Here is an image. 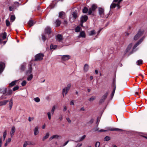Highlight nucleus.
Wrapping results in <instances>:
<instances>
[{
  "mask_svg": "<svg viewBox=\"0 0 147 147\" xmlns=\"http://www.w3.org/2000/svg\"><path fill=\"white\" fill-rule=\"evenodd\" d=\"M38 129V127L36 126L35 127L34 130V135L36 136L38 134L39 131Z\"/></svg>",
  "mask_w": 147,
  "mask_h": 147,
  "instance_id": "nucleus-14",
  "label": "nucleus"
},
{
  "mask_svg": "<svg viewBox=\"0 0 147 147\" xmlns=\"http://www.w3.org/2000/svg\"><path fill=\"white\" fill-rule=\"evenodd\" d=\"M63 111H65L67 109V107H66V106H64L63 107Z\"/></svg>",
  "mask_w": 147,
  "mask_h": 147,
  "instance_id": "nucleus-56",
  "label": "nucleus"
},
{
  "mask_svg": "<svg viewBox=\"0 0 147 147\" xmlns=\"http://www.w3.org/2000/svg\"><path fill=\"white\" fill-rule=\"evenodd\" d=\"M88 11V9L86 7H84L83 9V13H86Z\"/></svg>",
  "mask_w": 147,
  "mask_h": 147,
  "instance_id": "nucleus-35",
  "label": "nucleus"
},
{
  "mask_svg": "<svg viewBox=\"0 0 147 147\" xmlns=\"http://www.w3.org/2000/svg\"><path fill=\"white\" fill-rule=\"evenodd\" d=\"M60 137V136L58 135H53L49 139L50 140H51L54 138L58 139V138Z\"/></svg>",
  "mask_w": 147,
  "mask_h": 147,
  "instance_id": "nucleus-15",
  "label": "nucleus"
},
{
  "mask_svg": "<svg viewBox=\"0 0 147 147\" xmlns=\"http://www.w3.org/2000/svg\"><path fill=\"white\" fill-rule=\"evenodd\" d=\"M69 141H67L63 145V146H65L68 142Z\"/></svg>",
  "mask_w": 147,
  "mask_h": 147,
  "instance_id": "nucleus-63",
  "label": "nucleus"
},
{
  "mask_svg": "<svg viewBox=\"0 0 147 147\" xmlns=\"http://www.w3.org/2000/svg\"><path fill=\"white\" fill-rule=\"evenodd\" d=\"M4 67L5 64L4 63H0V74L3 71Z\"/></svg>",
  "mask_w": 147,
  "mask_h": 147,
  "instance_id": "nucleus-12",
  "label": "nucleus"
},
{
  "mask_svg": "<svg viewBox=\"0 0 147 147\" xmlns=\"http://www.w3.org/2000/svg\"><path fill=\"white\" fill-rule=\"evenodd\" d=\"M70 58V56L68 55H64L62 56L61 59L62 60L64 61H66Z\"/></svg>",
  "mask_w": 147,
  "mask_h": 147,
  "instance_id": "nucleus-8",
  "label": "nucleus"
},
{
  "mask_svg": "<svg viewBox=\"0 0 147 147\" xmlns=\"http://www.w3.org/2000/svg\"><path fill=\"white\" fill-rule=\"evenodd\" d=\"M99 15L101 17H103L104 16V10L102 8L99 9Z\"/></svg>",
  "mask_w": 147,
  "mask_h": 147,
  "instance_id": "nucleus-11",
  "label": "nucleus"
},
{
  "mask_svg": "<svg viewBox=\"0 0 147 147\" xmlns=\"http://www.w3.org/2000/svg\"><path fill=\"white\" fill-rule=\"evenodd\" d=\"M13 9V8L12 7L10 6L9 7V10L10 11H12Z\"/></svg>",
  "mask_w": 147,
  "mask_h": 147,
  "instance_id": "nucleus-58",
  "label": "nucleus"
},
{
  "mask_svg": "<svg viewBox=\"0 0 147 147\" xmlns=\"http://www.w3.org/2000/svg\"><path fill=\"white\" fill-rule=\"evenodd\" d=\"M72 15L74 18V20H73L72 21H71V18H70V21L72 22L74 21V20L76 19L77 18V13L75 11L73 13Z\"/></svg>",
  "mask_w": 147,
  "mask_h": 147,
  "instance_id": "nucleus-18",
  "label": "nucleus"
},
{
  "mask_svg": "<svg viewBox=\"0 0 147 147\" xmlns=\"http://www.w3.org/2000/svg\"><path fill=\"white\" fill-rule=\"evenodd\" d=\"M137 65H140V64H142V63H143V61L142 60H138V61H137Z\"/></svg>",
  "mask_w": 147,
  "mask_h": 147,
  "instance_id": "nucleus-41",
  "label": "nucleus"
},
{
  "mask_svg": "<svg viewBox=\"0 0 147 147\" xmlns=\"http://www.w3.org/2000/svg\"><path fill=\"white\" fill-rule=\"evenodd\" d=\"M97 8V6L95 4H93L91 7L89 9L88 13L89 15L91 14L92 11H94V10Z\"/></svg>",
  "mask_w": 147,
  "mask_h": 147,
  "instance_id": "nucleus-6",
  "label": "nucleus"
},
{
  "mask_svg": "<svg viewBox=\"0 0 147 147\" xmlns=\"http://www.w3.org/2000/svg\"><path fill=\"white\" fill-rule=\"evenodd\" d=\"M143 33L144 31L143 30H140L137 34L134 36V39L135 40H137L140 37Z\"/></svg>",
  "mask_w": 147,
  "mask_h": 147,
  "instance_id": "nucleus-5",
  "label": "nucleus"
},
{
  "mask_svg": "<svg viewBox=\"0 0 147 147\" xmlns=\"http://www.w3.org/2000/svg\"><path fill=\"white\" fill-rule=\"evenodd\" d=\"M32 67L31 65H30L28 70L27 71V74H30L32 73Z\"/></svg>",
  "mask_w": 147,
  "mask_h": 147,
  "instance_id": "nucleus-29",
  "label": "nucleus"
},
{
  "mask_svg": "<svg viewBox=\"0 0 147 147\" xmlns=\"http://www.w3.org/2000/svg\"><path fill=\"white\" fill-rule=\"evenodd\" d=\"M63 119V117L62 116H61L59 118V119L60 120V121H61Z\"/></svg>",
  "mask_w": 147,
  "mask_h": 147,
  "instance_id": "nucleus-64",
  "label": "nucleus"
},
{
  "mask_svg": "<svg viewBox=\"0 0 147 147\" xmlns=\"http://www.w3.org/2000/svg\"><path fill=\"white\" fill-rule=\"evenodd\" d=\"M71 87V84H68L67 86L63 89L62 94L63 96L66 95L68 92L69 90L70 89Z\"/></svg>",
  "mask_w": 147,
  "mask_h": 147,
  "instance_id": "nucleus-2",
  "label": "nucleus"
},
{
  "mask_svg": "<svg viewBox=\"0 0 147 147\" xmlns=\"http://www.w3.org/2000/svg\"><path fill=\"white\" fill-rule=\"evenodd\" d=\"M45 32L46 34H49L51 32V29L50 27H47L45 29Z\"/></svg>",
  "mask_w": 147,
  "mask_h": 147,
  "instance_id": "nucleus-17",
  "label": "nucleus"
},
{
  "mask_svg": "<svg viewBox=\"0 0 147 147\" xmlns=\"http://www.w3.org/2000/svg\"><path fill=\"white\" fill-rule=\"evenodd\" d=\"M123 131V130L121 129L116 128H111V127H108L107 128V129L106 130H105L103 129H101L100 131H99L100 132H102V131Z\"/></svg>",
  "mask_w": 147,
  "mask_h": 147,
  "instance_id": "nucleus-3",
  "label": "nucleus"
},
{
  "mask_svg": "<svg viewBox=\"0 0 147 147\" xmlns=\"http://www.w3.org/2000/svg\"><path fill=\"white\" fill-rule=\"evenodd\" d=\"M5 22H6V25L7 26H9V25L10 24V23L9 21L8 20H6Z\"/></svg>",
  "mask_w": 147,
  "mask_h": 147,
  "instance_id": "nucleus-46",
  "label": "nucleus"
},
{
  "mask_svg": "<svg viewBox=\"0 0 147 147\" xmlns=\"http://www.w3.org/2000/svg\"><path fill=\"white\" fill-rule=\"evenodd\" d=\"M95 97L94 96H92L88 100L90 101H93V100H94L95 99Z\"/></svg>",
  "mask_w": 147,
  "mask_h": 147,
  "instance_id": "nucleus-39",
  "label": "nucleus"
},
{
  "mask_svg": "<svg viewBox=\"0 0 147 147\" xmlns=\"http://www.w3.org/2000/svg\"><path fill=\"white\" fill-rule=\"evenodd\" d=\"M80 36L82 37L85 38L86 37V35L85 32L84 31L81 32L80 33Z\"/></svg>",
  "mask_w": 147,
  "mask_h": 147,
  "instance_id": "nucleus-27",
  "label": "nucleus"
},
{
  "mask_svg": "<svg viewBox=\"0 0 147 147\" xmlns=\"http://www.w3.org/2000/svg\"><path fill=\"white\" fill-rule=\"evenodd\" d=\"M47 115L49 119L50 120L51 119V114L50 112H48L47 113Z\"/></svg>",
  "mask_w": 147,
  "mask_h": 147,
  "instance_id": "nucleus-50",
  "label": "nucleus"
},
{
  "mask_svg": "<svg viewBox=\"0 0 147 147\" xmlns=\"http://www.w3.org/2000/svg\"><path fill=\"white\" fill-rule=\"evenodd\" d=\"M11 139L10 138H9L8 139L6 140V142H7V143H9L11 141Z\"/></svg>",
  "mask_w": 147,
  "mask_h": 147,
  "instance_id": "nucleus-54",
  "label": "nucleus"
},
{
  "mask_svg": "<svg viewBox=\"0 0 147 147\" xmlns=\"http://www.w3.org/2000/svg\"><path fill=\"white\" fill-rule=\"evenodd\" d=\"M7 135L6 131H5L3 133V138L4 140H5Z\"/></svg>",
  "mask_w": 147,
  "mask_h": 147,
  "instance_id": "nucleus-47",
  "label": "nucleus"
},
{
  "mask_svg": "<svg viewBox=\"0 0 147 147\" xmlns=\"http://www.w3.org/2000/svg\"><path fill=\"white\" fill-rule=\"evenodd\" d=\"M70 105H74V100H71L70 103Z\"/></svg>",
  "mask_w": 147,
  "mask_h": 147,
  "instance_id": "nucleus-57",
  "label": "nucleus"
},
{
  "mask_svg": "<svg viewBox=\"0 0 147 147\" xmlns=\"http://www.w3.org/2000/svg\"><path fill=\"white\" fill-rule=\"evenodd\" d=\"M66 120L69 123H70L71 122V120H70V119L68 117H67L66 118Z\"/></svg>",
  "mask_w": 147,
  "mask_h": 147,
  "instance_id": "nucleus-55",
  "label": "nucleus"
},
{
  "mask_svg": "<svg viewBox=\"0 0 147 147\" xmlns=\"http://www.w3.org/2000/svg\"><path fill=\"white\" fill-rule=\"evenodd\" d=\"M50 49H55L57 48V45H51L50 46Z\"/></svg>",
  "mask_w": 147,
  "mask_h": 147,
  "instance_id": "nucleus-40",
  "label": "nucleus"
},
{
  "mask_svg": "<svg viewBox=\"0 0 147 147\" xmlns=\"http://www.w3.org/2000/svg\"><path fill=\"white\" fill-rule=\"evenodd\" d=\"M108 93V92H107L102 96V99L100 100L101 102L103 101L107 98Z\"/></svg>",
  "mask_w": 147,
  "mask_h": 147,
  "instance_id": "nucleus-13",
  "label": "nucleus"
},
{
  "mask_svg": "<svg viewBox=\"0 0 147 147\" xmlns=\"http://www.w3.org/2000/svg\"><path fill=\"white\" fill-rule=\"evenodd\" d=\"M16 81H13L11 83L9 84V86H13L15 84H16Z\"/></svg>",
  "mask_w": 147,
  "mask_h": 147,
  "instance_id": "nucleus-32",
  "label": "nucleus"
},
{
  "mask_svg": "<svg viewBox=\"0 0 147 147\" xmlns=\"http://www.w3.org/2000/svg\"><path fill=\"white\" fill-rule=\"evenodd\" d=\"M19 88V87L18 86H15L13 88V90L14 91H15L17 90H18Z\"/></svg>",
  "mask_w": 147,
  "mask_h": 147,
  "instance_id": "nucleus-53",
  "label": "nucleus"
},
{
  "mask_svg": "<svg viewBox=\"0 0 147 147\" xmlns=\"http://www.w3.org/2000/svg\"><path fill=\"white\" fill-rule=\"evenodd\" d=\"M100 143L98 142H97L95 144V147H99L100 145Z\"/></svg>",
  "mask_w": 147,
  "mask_h": 147,
  "instance_id": "nucleus-49",
  "label": "nucleus"
},
{
  "mask_svg": "<svg viewBox=\"0 0 147 147\" xmlns=\"http://www.w3.org/2000/svg\"><path fill=\"white\" fill-rule=\"evenodd\" d=\"M86 135H84L82 137H80L79 139V141H81L84 140L86 138Z\"/></svg>",
  "mask_w": 147,
  "mask_h": 147,
  "instance_id": "nucleus-37",
  "label": "nucleus"
},
{
  "mask_svg": "<svg viewBox=\"0 0 147 147\" xmlns=\"http://www.w3.org/2000/svg\"><path fill=\"white\" fill-rule=\"evenodd\" d=\"M80 30V28L79 26H77L75 29V31L76 32H79Z\"/></svg>",
  "mask_w": 147,
  "mask_h": 147,
  "instance_id": "nucleus-44",
  "label": "nucleus"
},
{
  "mask_svg": "<svg viewBox=\"0 0 147 147\" xmlns=\"http://www.w3.org/2000/svg\"><path fill=\"white\" fill-rule=\"evenodd\" d=\"M63 39V36L60 34H58L57 36L56 39L59 41H61Z\"/></svg>",
  "mask_w": 147,
  "mask_h": 147,
  "instance_id": "nucleus-19",
  "label": "nucleus"
},
{
  "mask_svg": "<svg viewBox=\"0 0 147 147\" xmlns=\"http://www.w3.org/2000/svg\"><path fill=\"white\" fill-rule=\"evenodd\" d=\"M65 13L64 12L61 11L59 13V17L60 18H62L63 16L64 15Z\"/></svg>",
  "mask_w": 147,
  "mask_h": 147,
  "instance_id": "nucleus-31",
  "label": "nucleus"
},
{
  "mask_svg": "<svg viewBox=\"0 0 147 147\" xmlns=\"http://www.w3.org/2000/svg\"><path fill=\"white\" fill-rule=\"evenodd\" d=\"M16 18L14 15H11L10 17V20L11 21L13 22L15 19Z\"/></svg>",
  "mask_w": 147,
  "mask_h": 147,
  "instance_id": "nucleus-33",
  "label": "nucleus"
},
{
  "mask_svg": "<svg viewBox=\"0 0 147 147\" xmlns=\"http://www.w3.org/2000/svg\"><path fill=\"white\" fill-rule=\"evenodd\" d=\"M144 38H142L134 46V49L136 48L138 45H139V44L142 42V41L143 40Z\"/></svg>",
  "mask_w": 147,
  "mask_h": 147,
  "instance_id": "nucleus-20",
  "label": "nucleus"
},
{
  "mask_svg": "<svg viewBox=\"0 0 147 147\" xmlns=\"http://www.w3.org/2000/svg\"><path fill=\"white\" fill-rule=\"evenodd\" d=\"M25 64L22 65L20 68V69L21 70L23 71L24 70L25 68Z\"/></svg>",
  "mask_w": 147,
  "mask_h": 147,
  "instance_id": "nucleus-34",
  "label": "nucleus"
},
{
  "mask_svg": "<svg viewBox=\"0 0 147 147\" xmlns=\"http://www.w3.org/2000/svg\"><path fill=\"white\" fill-rule=\"evenodd\" d=\"M33 78V75L32 74H31L28 77L27 80L28 81L31 80Z\"/></svg>",
  "mask_w": 147,
  "mask_h": 147,
  "instance_id": "nucleus-38",
  "label": "nucleus"
},
{
  "mask_svg": "<svg viewBox=\"0 0 147 147\" xmlns=\"http://www.w3.org/2000/svg\"><path fill=\"white\" fill-rule=\"evenodd\" d=\"M8 100H4L0 102V106L5 105L8 102Z\"/></svg>",
  "mask_w": 147,
  "mask_h": 147,
  "instance_id": "nucleus-21",
  "label": "nucleus"
},
{
  "mask_svg": "<svg viewBox=\"0 0 147 147\" xmlns=\"http://www.w3.org/2000/svg\"><path fill=\"white\" fill-rule=\"evenodd\" d=\"M44 56L42 53H38L35 56V60L36 61L42 60Z\"/></svg>",
  "mask_w": 147,
  "mask_h": 147,
  "instance_id": "nucleus-4",
  "label": "nucleus"
},
{
  "mask_svg": "<svg viewBox=\"0 0 147 147\" xmlns=\"http://www.w3.org/2000/svg\"><path fill=\"white\" fill-rule=\"evenodd\" d=\"M63 24L65 25H67V21L66 20H64V22H63Z\"/></svg>",
  "mask_w": 147,
  "mask_h": 147,
  "instance_id": "nucleus-59",
  "label": "nucleus"
},
{
  "mask_svg": "<svg viewBox=\"0 0 147 147\" xmlns=\"http://www.w3.org/2000/svg\"><path fill=\"white\" fill-rule=\"evenodd\" d=\"M61 21L58 19L55 22L56 26H59L61 24Z\"/></svg>",
  "mask_w": 147,
  "mask_h": 147,
  "instance_id": "nucleus-25",
  "label": "nucleus"
},
{
  "mask_svg": "<svg viewBox=\"0 0 147 147\" xmlns=\"http://www.w3.org/2000/svg\"><path fill=\"white\" fill-rule=\"evenodd\" d=\"M42 39L44 41L45 40H46V38L45 36L44 35H43V34L42 35Z\"/></svg>",
  "mask_w": 147,
  "mask_h": 147,
  "instance_id": "nucleus-52",
  "label": "nucleus"
},
{
  "mask_svg": "<svg viewBox=\"0 0 147 147\" xmlns=\"http://www.w3.org/2000/svg\"><path fill=\"white\" fill-rule=\"evenodd\" d=\"M88 16L86 15L82 16L81 17V21L82 23L81 26H83V22H86L88 20Z\"/></svg>",
  "mask_w": 147,
  "mask_h": 147,
  "instance_id": "nucleus-7",
  "label": "nucleus"
},
{
  "mask_svg": "<svg viewBox=\"0 0 147 147\" xmlns=\"http://www.w3.org/2000/svg\"><path fill=\"white\" fill-rule=\"evenodd\" d=\"M95 34L94 30H92L90 31L89 33V35L90 36L94 35Z\"/></svg>",
  "mask_w": 147,
  "mask_h": 147,
  "instance_id": "nucleus-30",
  "label": "nucleus"
},
{
  "mask_svg": "<svg viewBox=\"0 0 147 147\" xmlns=\"http://www.w3.org/2000/svg\"><path fill=\"white\" fill-rule=\"evenodd\" d=\"M94 121V119H91L90 121L89 122L90 123H92Z\"/></svg>",
  "mask_w": 147,
  "mask_h": 147,
  "instance_id": "nucleus-61",
  "label": "nucleus"
},
{
  "mask_svg": "<svg viewBox=\"0 0 147 147\" xmlns=\"http://www.w3.org/2000/svg\"><path fill=\"white\" fill-rule=\"evenodd\" d=\"M6 91V88H3L0 89V92L3 94H5Z\"/></svg>",
  "mask_w": 147,
  "mask_h": 147,
  "instance_id": "nucleus-24",
  "label": "nucleus"
},
{
  "mask_svg": "<svg viewBox=\"0 0 147 147\" xmlns=\"http://www.w3.org/2000/svg\"><path fill=\"white\" fill-rule=\"evenodd\" d=\"M123 0H114L113 3L110 6L111 8H115L116 6L117 7L118 9H119L120 7V2Z\"/></svg>",
  "mask_w": 147,
  "mask_h": 147,
  "instance_id": "nucleus-1",
  "label": "nucleus"
},
{
  "mask_svg": "<svg viewBox=\"0 0 147 147\" xmlns=\"http://www.w3.org/2000/svg\"><path fill=\"white\" fill-rule=\"evenodd\" d=\"M0 37L2 38L3 39H5L6 37V33L4 32L2 34L0 35Z\"/></svg>",
  "mask_w": 147,
  "mask_h": 147,
  "instance_id": "nucleus-23",
  "label": "nucleus"
},
{
  "mask_svg": "<svg viewBox=\"0 0 147 147\" xmlns=\"http://www.w3.org/2000/svg\"><path fill=\"white\" fill-rule=\"evenodd\" d=\"M26 84V81L25 80L23 81L22 83L21 84L22 86H25Z\"/></svg>",
  "mask_w": 147,
  "mask_h": 147,
  "instance_id": "nucleus-42",
  "label": "nucleus"
},
{
  "mask_svg": "<svg viewBox=\"0 0 147 147\" xmlns=\"http://www.w3.org/2000/svg\"><path fill=\"white\" fill-rule=\"evenodd\" d=\"M89 68V65L87 64L84 65V70L86 72L88 71Z\"/></svg>",
  "mask_w": 147,
  "mask_h": 147,
  "instance_id": "nucleus-22",
  "label": "nucleus"
},
{
  "mask_svg": "<svg viewBox=\"0 0 147 147\" xmlns=\"http://www.w3.org/2000/svg\"><path fill=\"white\" fill-rule=\"evenodd\" d=\"M28 24L29 26L30 27H31V26H33V25L34 24V23L33 22L32 20H30L29 21V22H28Z\"/></svg>",
  "mask_w": 147,
  "mask_h": 147,
  "instance_id": "nucleus-28",
  "label": "nucleus"
},
{
  "mask_svg": "<svg viewBox=\"0 0 147 147\" xmlns=\"http://www.w3.org/2000/svg\"><path fill=\"white\" fill-rule=\"evenodd\" d=\"M110 139V137L108 136H107L105 137L104 140L105 141H108Z\"/></svg>",
  "mask_w": 147,
  "mask_h": 147,
  "instance_id": "nucleus-45",
  "label": "nucleus"
},
{
  "mask_svg": "<svg viewBox=\"0 0 147 147\" xmlns=\"http://www.w3.org/2000/svg\"><path fill=\"white\" fill-rule=\"evenodd\" d=\"M12 90H9V92H8V94H11L12 93Z\"/></svg>",
  "mask_w": 147,
  "mask_h": 147,
  "instance_id": "nucleus-62",
  "label": "nucleus"
},
{
  "mask_svg": "<svg viewBox=\"0 0 147 147\" xmlns=\"http://www.w3.org/2000/svg\"><path fill=\"white\" fill-rule=\"evenodd\" d=\"M132 44H130L129 45L125 51V54L127 53L129 51L132 47Z\"/></svg>",
  "mask_w": 147,
  "mask_h": 147,
  "instance_id": "nucleus-10",
  "label": "nucleus"
},
{
  "mask_svg": "<svg viewBox=\"0 0 147 147\" xmlns=\"http://www.w3.org/2000/svg\"><path fill=\"white\" fill-rule=\"evenodd\" d=\"M34 101L37 102H40V98L38 97H36V98H35L34 99Z\"/></svg>",
  "mask_w": 147,
  "mask_h": 147,
  "instance_id": "nucleus-43",
  "label": "nucleus"
},
{
  "mask_svg": "<svg viewBox=\"0 0 147 147\" xmlns=\"http://www.w3.org/2000/svg\"><path fill=\"white\" fill-rule=\"evenodd\" d=\"M49 133H47L46 134V135L43 137L42 139V141H44L45 139H47V138H48L49 137Z\"/></svg>",
  "mask_w": 147,
  "mask_h": 147,
  "instance_id": "nucleus-26",
  "label": "nucleus"
},
{
  "mask_svg": "<svg viewBox=\"0 0 147 147\" xmlns=\"http://www.w3.org/2000/svg\"><path fill=\"white\" fill-rule=\"evenodd\" d=\"M1 140H2V139H1V138H0V147H1L2 144Z\"/></svg>",
  "mask_w": 147,
  "mask_h": 147,
  "instance_id": "nucleus-60",
  "label": "nucleus"
},
{
  "mask_svg": "<svg viewBox=\"0 0 147 147\" xmlns=\"http://www.w3.org/2000/svg\"><path fill=\"white\" fill-rule=\"evenodd\" d=\"M55 109V106H54L52 107V110H51L52 114V115H53V114L54 112Z\"/></svg>",
  "mask_w": 147,
  "mask_h": 147,
  "instance_id": "nucleus-48",
  "label": "nucleus"
},
{
  "mask_svg": "<svg viewBox=\"0 0 147 147\" xmlns=\"http://www.w3.org/2000/svg\"><path fill=\"white\" fill-rule=\"evenodd\" d=\"M13 106V100L12 98L10 99L9 103V108L11 110Z\"/></svg>",
  "mask_w": 147,
  "mask_h": 147,
  "instance_id": "nucleus-16",
  "label": "nucleus"
},
{
  "mask_svg": "<svg viewBox=\"0 0 147 147\" xmlns=\"http://www.w3.org/2000/svg\"><path fill=\"white\" fill-rule=\"evenodd\" d=\"M28 145V142H25L23 144V147H26Z\"/></svg>",
  "mask_w": 147,
  "mask_h": 147,
  "instance_id": "nucleus-51",
  "label": "nucleus"
},
{
  "mask_svg": "<svg viewBox=\"0 0 147 147\" xmlns=\"http://www.w3.org/2000/svg\"><path fill=\"white\" fill-rule=\"evenodd\" d=\"M16 131V128L15 127L13 126L12 127L11 130L10 132V134L11 137L12 138L14 135Z\"/></svg>",
  "mask_w": 147,
  "mask_h": 147,
  "instance_id": "nucleus-9",
  "label": "nucleus"
},
{
  "mask_svg": "<svg viewBox=\"0 0 147 147\" xmlns=\"http://www.w3.org/2000/svg\"><path fill=\"white\" fill-rule=\"evenodd\" d=\"M115 87L114 88V89H113V92H112V93H111V98H112L113 97V96L114 95V94H115Z\"/></svg>",
  "mask_w": 147,
  "mask_h": 147,
  "instance_id": "nucleus-36",
  "label": "nucleus"
}]
</instances>
